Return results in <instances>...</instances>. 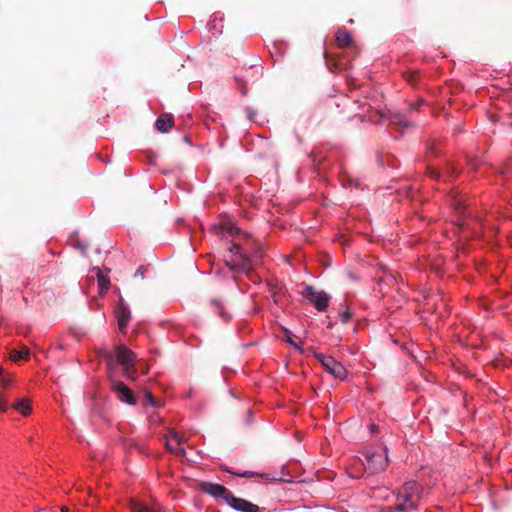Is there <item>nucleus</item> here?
I'll use <instances>...</instances> for the list:
<instances>
[{
  "label": "nucleus",
  "instance_id": "nucleus-1",
  "mask_svg": "<svg viewBox=\"0 0 512 512\" xmlns=\"http://www.w3.org/2000/svg\"><path fill=\"white\" fill-rule=\"evenodd\" d=\"M423 486L415 481H406L402 486L396 489L395 504L401 512H411L418 508L423 497Z\"/></svg>",
  "mask_w": 512,
  "mask_h": 512
},
{
  "label": "nucleus",
  "instance_id": "nucleus-2",
  "mask_svg": "<svg viewBox=\"0 0 512 512\" xmlns=\"http://www.w3.org/2000/svg\"><path fill=\"white\" fill-rule=\"evenodd\" d=\"M362 465L371 474L380 473L388 467V448L383 444L369 445L362 451Z\"/></svg>",
  "mask_w": 512,
  "mask_h": 512
},
{
  "label": "nucleus",
  "instance_id": "nucleus-3",
  "mask_svg": "<svg viewBox=\"0 0 512 512\" xmlns=\"http://www.w3.org/2000/svg\"><path fill=\"white\" fill-rule=\"evenodd\" d=\"M113 359L122 366L125 377L131 380L137 378L135 369L136 355L133 351L124 345H119L115 348L114 353L109 355V363H111Z\"/></svg>",
  "mask_w": 512,
  "mask_h": 512
},
{
  "label": "nucleus",
  "instance_id": "nucleus-4",
  "mask_svg": "<svg viewBox=\"0 0 512 512\" xmlns=\"http://www.w3.org/2000/svg\"><path fill=\"white\" fill-rule=\"evenodd\" d=\"M230 256L226 259V264L233 271H245L251 267V259L243 252L241 246L234 243L229 248Z\"/></svg>",
  "mask_w": 512,
  "mask_h": 512
},
{
  "label": "nucleus",
  "instance_id": "nucleus-5",
  "mask_svg": "<svg viewBox=\"0 0 512 512\" xmlns=\"http://www.w3.org/2000/svg\"><path fill=\"white\" fill-rule=\"evenodd\" d=\"M302 296L320 312L328 308L330 297L324 291H316L311 285H305Z\"/></svg>",
  "mask_w": 512,
  "mask_h": 512
},
{
  "label": "nucleus",
  "instance_id": "nucleus-6",
  "mask_svg": "<svg viewBox=\"0 0 512 512\" xmlns=\"http://www.w3.org/2000/svg\"><path fill=\"white\" fill-rule=\"evenodd\" d=\"M315 358L322 364L324 369L339 380L347 377V370L340 362L336 361L332 356L323 353H315Z\"/></svg>",
  "mask_w": 512,
  "mask_h": 512
},
{
  "label": "nucleus",
  "instance_id": "nucleus-7",
  "mask_svg": "<svg viewBox=\"0 0 512 512\" xmlns=\"http://www.w3.org/2000/svg\"><path fill=\"white\" fill-rule=\"evenodd\" d=\"M186 441L187 438L175 429L168 430L166 435V447L176 456L185 455L183 444Z\"/></svg>",
  "mask_w": 512,
  "mask_h": 512
},
{
  "label": "nucleus",
  "instance_id": "nucleus-8",
  "mask_svg": "<svg viewBox=\"0 0 512 512\" xmlns=\"http://www.w3.org/2000/svg\"><path fill=\"white\" fill-rule=\"evenodd\" d=\"M201 491L212 496L216 500H223L226 504L227 499L230 498L232 494V492L224 485L212 482H203L201 484Z\"/></svg>",
  "mask_w": 512,
  "mask_h": 512
},
{
  "label": "nucleus",
  "instance_id": "nucleus-9",
  "mask_svg": "<svg viewBox=\"0 0 512 512\" xmlns=\"http://www.w3.org/2000/svg\"><path fill=\"white\" fill-rule=\"evenodd\" d=\"M227 504L236 511L239 512H263L264 508H260L258 505L234 496L232 493L230 498L227 499Z\"/></svg>",
  "mask_w": 512,
  "mask_h": 512
},
{
  "label": "nucleus",
  "instance_id": "nucleus-10",
  "mask_svg": "<svg viewBox=\"0 0 512 512\" xmlns=\"http://www.w3.org/2000/svg\"><path fill=\"white\" fill-rule=\"evenodd\" d=\"M112 389L122 402L130 405H134L136 403L132 390L124 382L114 380L112 382Z\"/></svg>",
  "mask_w": 512,
  "mask_h": 512
},
{
  "label": "nucleus",
  "instance_id": "nucleus-11",
  "mask_svg": "<svg viewBox=\"0 0 512 512\" xmlns=\"http://www.w3.org/2000/svg\"><path fill=\"white\" fill-rule=\"evenodd\" d=\"M211 232L220 237H234L240 234V230L230 220L212 225Z\"/></svg>",
  "mask_w": 512,
  "mask_h": 512
},
{
  "label": "nucleus",
  "instance_id": "nucleus-12",
  "mask_svg": "<svg viewBox=\"0 0 512 512\" xmlns=\"http://www.w3.org/2000/svg\"><path fill=\"white\" fill-rule=\"evenodd\" d=\"M129 508L131 512H160V506L157 503L149 505L137 499L129 501Z\"/></svg>",
  "mask_w": 512,
  "mask_h": 512
},
{
  "label": "nucleus",
  "instance_id": "nucleus-13",
  "mask_svg": "<svg viewBox=\"0 0 512 512\" xmlns=\"http://www.w3.org/2000/svg\"><path fill=\"white\" fill-rule=\"evenodd\" d=\"M173 124V115L169 113H164L157 118L155 122V127L161 133H167L172 128Z\"/></svg>",
  "mask_w": 512,
  "mask_h": 512
},
{
  "label": "nucleus",
  "instance_id": "nucleus-14",
  "mask_svg": "<svg viewBox=\"0 0 512 512\" xmlns=\"http://www.w3.org/2000/svg\"><path fill=\"white\" fill-rule=\"evenodd\" d=\"M353 38L349 31L339 29L336 32V43L340 48L348 47L352 44Z\"/></svg>",
  "mask_w": 512,
  "mask_h": 512
},
{
  "label": "nucleus",
  "instance_id": "nucleus-15",
  "mask_svg": "<svg viewBox=\"0 0 512 512\" xmlns=\"http://www.w3.org/2000/svg\"><path fill=\"white\" fill-rule=\"evenodd\" d=\"M12 407L23 416H27L32 413L31 402L26 398L18 399L12 404Z\"/></svg>",
  "mask_w": 512,
  "mask_h": 512
},
{
  "label": "nucleus",
  "instance_id": "nucleus-16",
  "mask_svg": "<svg viewBox=\"0 0 512 512\" xmlns=\"http://www.w3.org/2000/svg\"><path fill=\"white\" fill-rule=\"evenodd\" d=\"M457 173L458 172L454 167H451V172L447 170L445 173L437 170L436 168H428V174L430 175V177L438 181H446L448 177H452Z\"/></svg>",
  "mask_w": 512,
  "mask_h": 512
},
{
  "label": "nucleus",
  "instance_id": "nucleus-17",
  "mask_svg": "<svg viewBox=\"0 0 512 512\" xmlns=\"http://www.w3.org/2000/svg\"><path fill=\"white\" fill-rule=\"evenodd\" d=\"M116 314L118 318L119 329L124 331L130 320V311L126 307H119L116 310Z\"/></svg>",
  "mask_w": 512,
  "mask_h": 512
},
{
  "label": "nucleus",
  "instance_id": "nucleus-18",
  "mask_svg": "<svg viewBox=\"0 0 512 512\" xmlns=\"http://www.w3.org/2000/svg\"><path fill=\"white\" fill-rule=\"evenodd\" d=\"M93 271L96 273V276H97V282H98L100 294L106 293L110 287L109 278L106 275H104L101 272L100 268H98V267L94 268Z\"/></svg>",
  "mask_w": 512,
  "mask_h": 512
},
{
  "label": "nucleus",
  "instance_id": "nucleus-19",
  "mask_svg": "<svg viewBox=\"0 0 512 512\" xmlns=\"http://www.w3.org/2000/svg\"><path fill=\"white\" fill-rule=\"evenodd\" d=\"M225 471L227 473L232 474V475H235V476H238V477H243V478L260 477V478L265 479V480H271L272 479V477H270L269 474H260L258 472H253V471L235 472V471H232V470H230L228 468H226Z\"/></svg>",
  "mask_w": 512,
  "mask_h": 512
},
{
  "label": "nucleus",
  "instance_id": "nucleus-20",
  "mask_svg": "<svg viewBox=\"0 0 512 512\" xmlns=\"http://www.w3.org/2000/svg\"><path fill=\"white\" fill-rule=\"evenodd\" d=\"M30 351L28 348L24 347L22 350H12L10 352V359L12 361H19V360H27L29 358Z\"/></svg>",
  "mask_w": 512,
  "mask_h": 512
},
{
  "label": "nucleus",
  "instance_id": "nucleus-21",
  "mask_svg": "<svg viewBox=\"0 0 512 512\" xmlns=\"http://www.w3.org/2000/svg\"><path fill=\"white\" fill-rule=\"evenodd\" d=\"M391 121L406 128L410 126L405 117L399 113L394 114Z\"/></svg>",
  "mask_w": 512,
  "mask_h": 512
},
{
  "label": "nucleus",
  "instance_id": "nucleus-22",
  "mask_svg": "<svg viewBox=\"0 0 512 512\" xmlns=\"http://www.w3.org/2000/svg\"><path fill=\"white\" fill-rule=\"evenodd\" d=\"M374 512H401L397 509L396 504L394 506H375Z\"/></svg>",
  "mask_w": 512,
  "mask_h": 512
},
{
  "label": "nucleus",
  "instance_id": "nucleus-23",
  "mask_svg": "<svg viewBox=\"0 0 512 512\" xmlns=\"http://www.w3.org/2000/svg\"><path fill=\"white\" fill-rule=\"evenodd\" d=\"M12 375L6 374L4 371L2 372V378H0V382L4 388H8L12 382Z\"/></svg>",
  "mask_w": 512,
  "mask_h": 512
},
{
  "label": "nucleus",
  "instance_id": "nucleus-24",
  "mask_svg": "<svg viewBox=\"0 0 512 512\" xmlns=\"http://www.w3.org/2000/svg\"><path fill=\"white\" fill-rule=\"evenodd\" d=\"M145 402L153 407L160 406L159 401H157L150 392L145 393Z\"/></svg>",
  "mask_w": 512,
  "mask_h": 512
},
{
  "label": "nucleus",
  "instance_id": "nucleus-25",
  "mask_svg": "<svg viewBox=\"0 0 512 512\" xmlns=\"http://www.w3.org/2000/svg\"><path fill=\"white\" fill-rule=\"evenodd\" d=\"M8 407H9V404L7 403V401L0 396V412L1 413H5L8 411Z\"/></svg>",
  "mask_w": 512,
  "mask_h": 512
},
{
  "label": "nucleus",
  "instance_id": "nucleus-26",
  "mask_svg": "<svg viewBox=\"0 0 512 512\" xmlns=\"http://www.w3.org/2000/svg\"><path fill=\"white\" fill-rule=\"evenodd\" d=\"M212 304H214L219 309V314L223 318V320L227 321L229 319V316L224 313L223 309L220 307L219 302L213 301Z\"/></svg>",
  "mask_w": 512,
  "mask_h": 512
},
{
  "label": "nucleus",
  "instance_id": "nucleus-27",
  "mask_svg": "<svg viewBox=\"0 0 512 512\" xmlns=\"http://www.w3.org/2000/svg\"><path fill=\"white\" fill-rule=\"evenodd\" d=\"M146 272V267L144 265H141L135 272V277L144 278Z\"/></svg>",
  "mask_w": 512,
  "mask_h": 512
},
{
  "label": "nucleus",
  "instance_id": "nucleus-28",
  "mask_svg": "<svg viewBox=\"0 0 512 512\" xmlns=\"http://www.w3.org/2000/svg\"><path fill=\"white\" fill-rule=\"evenodd\" d=\"M285 332H286V334H287V342H288L289 344H291L292 346H294L295 348L300 349V346H299V345L294 341V339H292V338L290 337V335H289V334H290V331H289V330H287V329H285Z\"/></svg>",
  "mask_w": 512,
  "mask_h": 512
},
{
  "label": "nucleus",
  "instance_id": "nucleus-29",
  "mask_svg": "<svg viewBox=\"0 0 512 512\" xmlns=\"http://www.w3.org/2000/svg\"><path fill=\"white\" fill-rule=\"evenodd\" d=\"M368 431L372 435L377 434L379 432V426L374 424V423L369 424L368 425Z\"/></svg>",
  "mask_w": 512,
  "mask_h": 512
},
{
  "label": "nucleus",
  "instance_id": "nucleus-30",
  "mask_svg": "<svg viewBox=\"0 0 512 512\" xmlns=\"http://www.w3.org/2000/svg\"><path fill=\"white\" fill-rule=\"evenodd\" d=\"M453 205H454L455 209L458 211H461L462 209H464V206L462 205L461 200L460 199L458 200L456 197H454V199H453Z\"/></svg>",
  "mask_w": 512,
  "mask_h": 512
},
{
  "label": "nucleus",
  "instance_id": "nucleus-31",
  "mask_svg": "<svg viewBox=\"0 0 512 512\" xmlns=\"http://www.w3.org/2000/svg\"><path fill=\"white\" fill-rule=\"evenodd\" d=\"M340 317H341L342 322L346 323V322H348V321H349V319H350L351 315H350V313H349V312H347V311H346V312H343V313L340 315Z\"/></svg>",
  "mask_w": 512,
  "mask_h": 512
},
{
  "label": "nucleus",
  "instance_id": "nucleus-32",
  "mask_svg": "<svg viewBox=\"0 0 512 512\" xmlns=\"http://www.w3.org/2000/svg\"><path fill=\"white\" fill-rule=\"evenodd\" d=\"M60 511L61 512H70V509L67 506H62Z\"/></svg>",
  "mask_w": 512,
  "mask_h": 512
},
{
  "label": "nucleus",
  "instance_id": "nucleus-33",
  "mask_svg": "<svg viewBox=\"0 0 512 512\" xmlns=\"http://www.w3.org/2000/svg\"><path fill=\"white\" fill-rule=\"evenodd\" d=\"M418 105H419V103H417V104H413V105L411 106V109H417Z\"/></svg>",
  "mask_w": 512,
  "mask_h": 512
},
{
  "label": "nucleus",
  "instance_id": "nucleus-34",
  "mask_svg": "<svg viewBox=\"0 0 512 512\" xmlns=\"http://www.w3.org/2000/svg\"><path fill=\"white\" fill-rule=\"evenodd\" d=\"M3 371H4V370L0 367V378H2V372H3Z\"/></svg>",
  "mask_w": 512,
  "mask_h": 512
}]
</instances>
